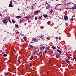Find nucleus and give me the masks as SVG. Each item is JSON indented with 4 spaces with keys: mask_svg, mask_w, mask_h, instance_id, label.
Listing matches in <instances>:
<instances>
[{
    "mask_svg": "<svg viewBox=\"0 0 76 76\" xmlns=\"http://www.w3.org/2000/svg\"><path fill=\"white\" fill-rule=\"evenodd\" d=\"M3 50L4 51V48Z\"/></svg>",
    "mask_w": 76,
    "mask_h": 76,
    "instance_id": "nucleus-48",
    "label": "nucleus"
},
{
    "mask_svg": "<svg viewBox=\"0 0 76 76\" xmlns=\"http://www.w3.org/2000/svg\"><path fill=\"white\" fill-rule=\"evenodd\" d=\"M3 56H4V57H6L7 56V55L6 54H4L3 55Z\"/></svg>",
    "mask_w": 76,
    "mask_h": 76,
    "instance_id": "nucleus-22",
    "label": "nucleus"
},
{
    "mask_svg": "<svg viewBox=\"0 0 76 76\" xmlns=\"http://www.w3.org/2000/svg\"><path fill=\"white\" fill-rule=\"evenodd\" d=\"M13 51H15V50L14 49H13Z\"/></svg>",
    "mask_w": 76,
    "mask_h": 76,
    "instance_id": "nucleus-47",
    "label": "nucleus"
},
{
    "mask_svg": "<svg viewBox=\"0 0 76 76\" xmlns=\"http://www.w3.org/2000/svg\"><path fill=\"white\" fill-rule=\"evenodd\" d=\"M35 20H37V17H35Z\"/></svg>",
    "mask_w": 76,
    "mask_h": 76,
    "instance_id": "nucleus-31",
    "label": "nucleus"
},
{
    "mask_svg": "<svg viewBox=\"0 0 76 76\" xmlns=\"http://www.w3.org/2000/svg\"><path fill=\"white\" fill-rule=\"evenodd\" d=\"M57 51H58V53H59L60 54H61V53H62L61 52V51L59 50H58V49L57 50Z\"/></svg>",
    "mask_w": 76,
    "mask_h": 76,
    "instance_id": "nucleus-16",
    "label": "nucleus"
},
{
    "mask_svg": "<svg viewBox=\"0 0 76 76\" xmlns=\"http://www.w3.org/2000/svg\"><path fill=\"white\" fill-rule=\"evenodd\" d=\"M56 38H58L57 37H56Z\"/></svg>",
    "mask_w": 76,
    "mask_h": 76,
    "instance_id": "nucleus-50",
    "label": "nucleus"
},
{
    "mask_svg": "<svg viewBox=\"0 0 76 76\" xmlns=\"http://www.w3.org/2000/svg\"><path fill=\"white\" fill-rule=\"evenodd\" d=\"M12 3H13V0H12L10 1V4H12Z\"/></svg>",
    "mask_w": 76,
    "mask_h": 76,
    "instance_id": "nucleus-20",
    "label": "nucleus"
},
{
    "mask_svg": "<svg viewBox=\"0 0 76 76\" xmlns=\"http://www.w3.org/2000/svg\"><path fill=\"white\" fill-rule=\"evenodd\" d=\"M33 58H34V56H31L30 58V60H32V59H33Z\"/></svg>",
    "mask_w": 76,
    "mask_h": 76,
    "instance_id": "nucleus-19",
    "label": "nucleus"
},
{
    "mask_svg": "<svg viewBox=\"0 0 76 76\" xmlns=\"http://www.w3.org/2000/svg\"><path fill=\"white\" fill-rule=\"evenodd\" d=\"M43 16L44 18H47L48 17L47 15H46L45 14H44Z\"/></svg>",
    "mask_w": 76,
    "mask_h": 76,
    "instance_id": "nucleus-14",
    "label": "nucleus"
},
{
    "mask_svg": "<svg viewBox=\"0 0 76 76\" xmlns=\"http://www.w3.org/2000/svg\"><path fill=\"white\" fill-rule=\"evenodd\" d=\"M65 61L66 62H67V63H68V64H70V61L67 59H66Z\"/></svg>",
    "mask_w": 76,
    "mask_h": 76,
    "instance_id": "nucleus-8",
    "label": "nucleus"
},
{
    "mask_svg": "<svg viewBox=\"0 0 76 76\" xmlns=\"http://www.w3.org/2000/svg\"><path fill=\"white\" fill-rule=\"evenodd\" d=\"M18 61L19 63H20V61L19 60H18Z\"/></svg>",
    "mask_w": 76,
    "mask_h": 76,
    "instance_id": "nucleus-30",
    "label": "nucleus"
},
{
    "mask_svg": "<svg viewBox=\"0 0 76 76\" xmlns=\"http://www.w3.org/2000/svg\"><path fill=\"white\" fill-rule=\"evenodd\" d=\"M64 4H65L66 5H67V4H65V3H64Z\"/></svg>",
    "mask_w": 76,
    "mask_h": 76,
    "instance_id": "nucleus-46",
    "label": "nucleus"
},
{
    "mask_svg": "<svg viewBox=\"0 0 76 76\" xmlns=\"http://www.w3.org/2000/svg\"><path fill=\"white\" fill-rule=\"evenodd\" d=\"M21 16H18L16 17L17 19H20V18H21Z\"/></svg>",
    "mask_w": 76,
    "mask_h": 76,
    "instance_id": "nucleus-15",
    "label": "nucleus"
},
{
    "mask_svg": "<svg viewBox=\"0 0 76 76\" xmlns=\"http://www.w3.org/2000/svg\"><path fill=\"white\" fill-rule=\"evenodd\" d=\"M32 41H34V42H37V41H38V40L36 38H34L33 39Z\"/></svg>",
    "mask_w": 76,
    "mask_h": 76,
    "instance_id": "nucleus-6",
    "label": "nucleus"
},
{
    "mask_svg": "<svg viewBox=\"0 0 76 76\" xmlns=\"http://www.w3.org/2000/svg\"><path fill=\"white\" fill-rule=\"evenodd\" d=\"M8 21H9V22H10V23H12V22H11V21H10V18H9V19H8Z\"/></svg>",
    "mask_w": 76,
    "mask_h": 76,
    "instance_id": "nucleus-23",
    "label": "nucleus"
},
{
    "mask_svg": "<svg viewBox=\"0 0 76 76\" xmlns=\"http://www.w3.org/2000/svg\"><path fill=\"white\" fill-rule=\"evenodd\" d=\"M51 5L50 4L48 5L46 7V9L47 10H48V9L50 7Z\"/></svg>",
    "mask_w": 76,
    "mask_h": 76,
    "instance_id": "nucleus-5",
    "label": "nucleus"
},
{
    "mask_svg": "<svg viewBox=\"0 0 76 76\" xmlns=\"http://www.w3.org/2000/svg\"><path fill=\"white\" fill-rule=\"evenodd\" d=\"M40 12H41V11L40 10H37V11H36L34 12V13H35V14H38V13H39Z\"/></svg>",
    "mask_w": 76,
    "mask_h": 76,
    "instance_id": "nucleus-4",
    "label": "nucleus"
},
{
    "mask_svg": "<svg viewBox=\"0 0 76 76\" xmlns=\"http://www.w3.org/2000/svg\"><path fill=\"white\" fill-rule=\"evenodd\" d=\"M52 48H53V49L56 50V48L55 47H54L53 45L52 46Z\"/></svg>",
    "mask_w": 76,
    "mask_h": 76,
    "instance_id": "nucleus-18",
    "label": "nucleus"
},
{
    "mask_svg": "<svg viewBox=\"0 0 76 76\" xmlns=\"http://www.w3.org/2000/svg\"><path fill=\"white\" fill-rule=\"evenodd\" d=\"M66 9H69V8H66Z\"/></svg>",
    "mask_w": 76,
    "mask_h": 76,
    "instance_id": "nucleus-43",
    "label": "nucleus"
},
{
    "mask_svg": "<svg viewBox=\"0 0 76 76\" xmlns=\"http://www.w3.org/2000/svg\"><path fill=\"white\" fill-rule=\"evenodd\" d=\"M47 23L48 25H50V24H51V22L50 21H48L47 22Z\"/></svg>",
    "mask_w": 76,
    "mask_h": 76,
    "instance_id": "nucleus-17",
    "label": "nucleus"
},
{
    "mask_svg": "<svg viewBox=\"0 0 76 76\" xmlns=\"http://www.w3.org/2000/svg\"><path fill=\"white\" fill-rule=\"evenodd\" d=\"M12 20L13 23H15V20H13V19H12Z\"/></svg>",
    "mask_w": 76,
    "mask_h": 76,
    "instance_id": "nucleus-25",
    "label": "nucleus"
},
{
    "mask_svg": "<svg viewBox=\"0 0 76 76\" xmlns=\"http://www.w3.org/2000/svg\"><path fill=\"white\" fill-rule=\"evenodd\" d=\"M24 25H25V26H26V23H25Z\"/></svg>",
    "mask_w": 76,
    "mask_h": 76,
    "instance_id": "nucleus-41",
    "label": "nucleus"
},
{
    "mask_svg": "<svg viewBox=\"0 0 76 76\" xmlns=\"http://www.w3.org/2000/svg\"><path fill=\"white\" fill-rule=\"evenodd\" d=\"M5 76H7V75H8V73H5L4 74Z\"/></svg>",
    "mask_w": 76,
    "mask_h": 76,
    "instance_id": "nucleus-28",
    "label": "nucleus"
},
{
    "mask_svg": "<svg viewBox=\"0 0 76 76\" xmlns=\"http://www.w3.org/2000/svg\"><path fill=\"white\" fill-rule=\"evenodd\" d=\"M1 16V14H0V16Z\"/></svg>",
    "mask_w": 76,
    "mask_h": 76,
    "instance_id": "nucleus-45",
    "label": "nucleus"
},
{
    "mask_svg": "<svg viewBox=\"0 0 76 76\" xmlns=\"http://www.w3.org/2000/svg\"><path fill=\"white\" fill-rule=\"evenodd\" d=\"M38 52L37 51H35L34 52V53L32 55V56H35Z\"/></svg>",
    "mask_w": 76,
    "mask_h": 76,
    "instance_id": "nucleus-10",
    "label": "nucleus"
},
{
    "mask_svg": "<svg viewBox=\"0 0 76 76\" xmlns=\"http://www.w3.org/2000/svg\"><path fill=\"white\" fill-rule=\"evenodd\" d=\"M23 21L24 20H21L20 21L19 23H22Z\"/></svg>",
    "mask_w": 76,
    "mask_h": 76,
    "instance_id": "nucleus-12",
    "label": "nucleus"
},
{
    "mask_svg": "<svg viewBox=\"0 0 76 76\" xmlns=\"http://www.w3.org/2000/svg\"><path fill=\"white\" fill-rule=\"evenodd\" d=\"M70 20H72V21H73V18L71 19Z\"/></svg>",
    "mask_w": 76,
    "mask_h": 76,
    "instance_id": "nucleus-32",
    "label": "nucleus"
},
{
    "mask_svg": "<svg viewBox=\"0 0 76 76\" xmlns=\"http://www.w3.org/2000/svg\"><path fill=\"white\" fill-rule=\"evenodd\" d=\"M64 19L65 20H67L68 19V17L67 15H65L64 17Z\"/></svg>",
    "mask_w": 76,
    "mask_h": 76,
    "instance_id": "nucleus-3",
    "label": "nucleus"
},
{
    "mask_svg": "<svg viewBox=\"0 0 76 76\" xmlns=\"http://www.w3.org/2000/svg\"><path fill=\"white\" fill-rule=\"evenodd\" d=\"M29 47L30 48H32V49H33V48H34V47L33 46H32V45H30L29 46Z\"/></svg>",
    "mask_w": 76,
    "mask_h": 76,
    "instance_id": "nucleus-11",
    "label": "nucleus"
},
{
    "mask_svg": "<svg viewBox=\"0 0 76 76\" xmlns=\"http://www.w3.org/2000/svg\"><path fill=\"white\" fill-rule=\"evenodd\" d=\"M69 55L70 56H72V54H69Z\"/></svg>",
    "mask_w": 76,
    "mask_h": 76,
    "instance_id": "nucleus-42",
    "label": "nucleus"
},
{
    "mask_svg": "<svg viewBox=\"0 0 76 76\" xmlns=\"http://www.w3.org/2000/svg\"><path fill=\"white\" fill-rule=\"evenodd\" d=\"M41 18H42V16H39V18L41 19Z\"/></svg>",
    "mask_w": 76,
    "mask_h": 76,
    "instance_id": "nucleus-27",
    "label": "nucleus"
},
{
    "mask_svg": "<svg viewBox=\"0 0 76 76\" xmlns=\"http://www.w3.org/2000/svg\"><path fill=\"white\" fill-rule=\"evenodd\" d=\"M71 10H75L76 9V6H75L71 9Z\"/></svg>",
    "mask_w": 76,
    "mask_h": 76,
    "instance_id": "nucleus-7",
    "label": "nucleus"
},
{
    "mask_svg": "<svg viewBox=\"0 0 76 76\" xmlns=\"http://www.w3.org/2000/svg\"><path fill=\"white\" fill-rule=\"evenodd\" d=\"M3 22L5 23V25H7V23L8 22V21L7 20V19L5 18L3 20Z\"/></svg>",
    "mask_w": 76,
    "mask_h": 76,
    "instance_id": "nucleus-1",
    "label": "nucleus"
},
{
    "mask_svg": "<svg viewBox=\"0 0 76 76\" xmlns=\"http://www.w3.org/2000/svg\"><path fill=\"white\" fill-rule=\"evenodd\" d=\"M51 13H53V10H51Z\"/></svg>",
    "mask_w": 76,
    "mask_h": 76,
    "instance_id": "nucleus-36",
    "label": "nucleus"
},
{
    "mask_svg": "<svg viewBox=\"0 0 76 76\" xmlns=\"http://www.w3.org/2000/svg\"><path fill=\"white\" fill-rule=\"evenodd\" d=\"M26 18H27V19H29V18H30L29 16H27L26 17Z\"/></svg>",
    "mask_w": 76,
    "mask_h": 76,
    "instance_id": "nucleus-24",
    "label": "nucleus"
},
{
    "mask_svg": "<svg viewBox=\"0 0 76 76\" xmlns=\"http://www.w3.org/2000/svg\"><path fill=\"white\" fill-rule=\"evenodd\" d=\"M65 1H66V0H65Z\"/></svg>",
    "mask_w": 76,
    "mask_h": 76,
    "instance_id": "nucleus-49",
    "label": "nucleus"
},
{
    "mask_svg": "<svg viewBox=\"0 0 76 76\" xmlns=\"http://www.w3.org/2000/svg\"><path fill=\"white\" fill-rule=\"evenodd\" d=\"M58 5H56V6H58Z\"/></svg>",
    "mask_w": 76,
    "mask_h": 76,
    "instance_id": "nucleus-51",
    "label": "nucleus"
},
{
    "mask_svg": "<svg viewBox=\"0 0 76 76\" xmlns=\"http://www.w3.org/2000/svg\"><path fill=\"white\" fill-rule=\"evenodd\" d=\"M56 57L57 58H60V54L57 53L56 55Z\"/></svg>",
    "mask_w": 76,
    "mask_h": 76,
    "instance_id": "nucleus-2",
    "label": "nucleus"
},
{
    "mask_svg": "<svg viewBox=\"0 0 76 76\" xmlns=\"http://www.w3.org/2000/svg\"><path fill=\"white\" fill-rule=\"evenodd\" d=\"M71 3H68V6H71V4H70Z\"/></svg>",
    "mask_w": 76,
    "mask_h": 76,
    "instance_id": "nucleus-21",
    "label": "nucleus"
},
{
    "mask_svg": "<svg viewBox=\"0 0 76 76\" xmlns=\"http://www.w3.org/2000/svg\"><path fill=\"white\" fill-rule=\"evenodd\" d=\"M15 27H16V28H18V27H19V26L18 25H15Z\"/></svg>",
    "mask_w": 76,
    "mask_h": 76,
    "instance_id": "nucleus-26",
    "label": "nucleus"
},
{
    "mask_svg": "<svg viewBox=\"0 0 76 76\" xmlns=\"http://www.w3.org/2000/svg\"><path fill=\"white\" fill-rule=\"evenodd\" d=\"M39 37H38L37 36V38H38L39 39H40V38Z\"/></svg>",
    "mask_w": 76,
    "mask_h": 76,
    "instance_id": "nucleus-38",
    "label": "nucleus"
},
{
    "mask_svg": "<svg viewBox=\"0 0 76 76\" xmlns=\"http://www.w3.org/2000/svg\"><path fill=\"white\" fill-rule=\"evenodd\" d=\"M39 57H42V55H40V56H39Z\"/></svg>",
    "mask_w": 76,
    "mask_h": 76,
    "instance_id": "nucleus-39",
    "label": "nucleus"
},
{
    "mask_svg": "<svg viewBox=\"0 0 76 76\" xmlns=\"http://www.w3.org/2000/svg\"><path fill=\"white\" fill-rule=\"evenodd\" d=\"M48 4V3H47V1H46V4Z\"/></svg>",
    "mask_w": 76,
    "mask_h": 76,
    "instance_id": "nucleus-34",
    "label": "nucleus"
},
{
    "mask_svg": "<svg viewBox=\"0 0 76 76\" xmlns=\"http://www.w3.org/2000/svg\"><path fill=\"white\" fill-rule=\"evenodd\" d=\"M58 0H55L56 1H58Z\"/></svg>",
    "mask_w": 76,
    "mask_h": 76,
    "instance_id": "nucleus-44",
    "label": "nucleus"
},
{
    "mask_svg": "<svg viewBox=\"0 0 76 76\" xmlns=\"http://www.w3.org/2000/svg\"><path fill=\"white\" fill-rule=\"evenodd\" d=\"M45 54H46L47 53V50H45L44 52Z\"/></svg>",
    "mask_w": 76,
    "mask_h": 76,
    "instance_id": "nucleus-29",
    "label": "nucleus"
},
{
    "mask_svg": "<svg viewBox=\"0 0 76 76\" xmlns=\"http://www.w3.org/2000/svg\"><path fill=\"white\" fill-rule=\"evenodd\" d=\"M26 37H23V39H26Z\"/></svg>",
    "mask_w": 76,
    "mask_h": 76,
    "instance_id": "nucleus-37",
    "label": "nucleus"
},
{
    "mask_svg": "<svg viewBox=\"0 0 76 76\" xmlns=\"http://www.w3.org/2000/svg\"><path fill=\"white\" fill-rule=\"evenodd\" d=\"M45 48V47H44V46L41 47L40 48V50H44Z\"/></svg>",
    "mask_w": 76,
    "mask_h": 76,
    "instance_id": "nucleus-13",
    "label": "nucleus"
},
{
    "mask_svg": "<svg viewBox=\"0 0 76 76\" xmlns=\"http://www.w3.org/2000/svg\"><path fill=\"white\" fill-rule=\"evenodd\" d=\"M34 9V7L33 6L32 7V9Z\"/></svg>",
    "mask_w": 76,
    "mask_h": 76,
    "instance_id": "nucleus-40",
    "label": "nucleus"
},
{
    "mask_svg": "<svg viewBox=\"0 0 76 76\" xmlns=\"http://www.w3.org/2000/svg\"><path fill=\"white\" fill-rule=\"evenodd\" d=\"M32 64H31V63H30V67H31V65Z\"/></svg>",
    "mask_w": 76,
    "mask_h": 76,
    "instance_id": "nucleus-35",
    "label": "nucleus"
},
{
    "mask_svg": "<svg viewBox=\"0 0 76 76\" xmlns=\"http://www.w3.org/2000/svg\"><path fill=\"white\" fill-rule=\"evenodd\" d=\"M73 58L75 59V60H76V57H74Z\"/></svg>",
    "mask_w": 76,
    "mask_h": 76,
    "instance_id": "nucleus-33",
    "label": "nucleus"
},
{
    "mask_svg": "<svg viewBox=\"0 0 76 76\" xmlns=\"http://www.w3.org/2000/svg\"><path fill=\"white\" fill-rule=\"evenodd\" d=\"M9 7H13V5L12 4H9Z\"/></svg>",
    "mask_w": 76,
    "mask_h": 76,
    "instance_id": "nucleus-9",
    "label": "nucleus"
}]
</instances>
